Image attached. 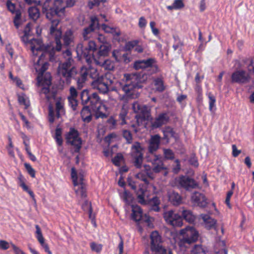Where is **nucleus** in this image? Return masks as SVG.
I'll list each match as a JSON object with an SVG mask.
<instances>
[{
    "label": "nucleus",
    "instance_id": "obj_1",
    "mask_svg": "<svg viewBox=\"0 0 254 254\" xmlns=\"http://www.w3.org/2000/svg\"><path fill=\"white\" fill-rule=\"evenodd\" d=\"M63 55L65 60L59 63L58 73L60 76L65 78L66 84H69L71 79H75L78 89H81L83 87L88 76L94 79L99 76L97 70L90 65L88 67L83 66L78 72L73 64L74 61L69 50H65L63 52Z\"/></svg>",
    "mask_w": 254,
    "mask_h": 254
},
{
    "label": "nucleus",
    "instance_id": "obj_2",
    "mask_svg": "<svg viewBox=\"0 0 254 254\" xmlns=\"http://www.w3.org/2000/svg\"><path fill=\"white\" fill-rule=\"evenodd\" d=\"M147 79V75L142 73L138 74L125 73L123 78L117 83V86L124 94L122 99H133L137 97L136 89L142 87Z\"/></svg>",
    "mask_w": 254,
    "mask_h": 254
},
{
    "label": "nucleus",
    "instance_id": "obj_3",
    "mask_svg": "<svg viewBox=\"0 0 254 254\" xmlns=\"http://www.w3.org/2000/svg\"><path fill=\"white\" fill-rule=\"evenodd\" d=\"M80 99L83 105L89 104L88 106L95 111L96 119H104L107 117V107L101 103V99L97 93H90L88 90H83L80 93Z\"/></svg>",
    "mask_w": 254,
    "mask_h": 254
},
{
    "label": "nucleus",
    "instance_id": "obj_4",
    "mask_svg": "<svg viewBox=\"0 0 254 254\" xmlns=\"http://www.w3.org/2000/svg\"><path fill=\"white\" fill-rule=\"evenodd\" d=\"M163 217L168 224L174 227H181L183 224V219L190 223H193L195 220V216L192 212L185 209L182 212V216L174 213L173 210H169L164 212Z\"/></svg>",
    "mask_w": 254,
    "mask_h": 254
},
{
    "label": "nucleus",
    "instance_id": "obj_5",
    "mask_svg": "<svg viewBox=\"0 0 254 254\" xmlns=\"http://www.w3.org/2000/svg\"><path fill=\"white\" fill-rule=\"evenodd\" d=\"M21 39L25 44L30 45L31 51L34 56L37 57L40 53H41L36 63L37 65H40L41 61H43L44 57L48 54L46 51H44V47L42 41L41 39L33 38L31 33H24V35L21 37Z\"/></svg>",
    "mask_w": 254,
    "mask_h": 254
},
{
    "label": "nucleus",
    "instance_id": "obj_6",
    "mask_svg": "<svg viewBox=\"0 0 254 254\" xmlns=\"http://www.w3.org/2000/svg\"><path fill=\"white\" fill-rule=\"evenodd\" d=\"M42 12L47 19H51L55 16H63L65 13L63 0H55L53 4L51 0H45L42 6Z\"/></svg>",
    "mask_w": 254,
    "mask_h": 254
},
{
    "label": "nucleus",
    "instance_id": "obj_7",
    "mask_svg": "<svg viewBox=\"0 0 254 254\" xmlns=\"http://www.w3.org/2000/svg\"><path fill=\"white\" fill-rule=\"evenodd\" d=\"M113 83L112 75L110 73H106L94 79L92 82V86L100 93L106 94L110 90V86Z\"/></svg>",
    "mask_w": 254,
    "mask_h": 254
},
{
    "label": "nucleus",
    "instance_id": "obj_8",
    "mask_svg": "<svg viewBox=\"0 0 254 254\" xmlns=\"http://www.w3.org/2000/svg\"><path fill=\"white\" fill-rule=\"evenodd\" d=\"M132 107L133 111L136 113L135 119L138 125L143 121H149L152 119L150 109L146 105L136 102L132 104Z\"/></svg>",
    "mask_w": 254,
    "mask_h": 254
},
{
    "label": "nucleus",
    "instance_id": "obj_9",
    "mask_svg": "<svg viewBox=\"0 0 254 254\" xmlns=\"http://www.w3.org/2000/svg\"><path fill=\"white\" fill-rule=\"evenodd\" d=\"M144 147L139 142L136 141L132 145L130 149V155L133 160V165L140 169L142 167L143 159Z\"/></svg>",
    "mask_w": 254,
    "mask_h": 254
},
{
    "label": "nucleus",
    "instance_id": "obj_10",
    "mask_svg": "<svg viewBox=\"0 0 254 254\" xmlns=\"http://www.w3.org/2000/svg\"><path fill=\"white\" fill-rule=\"evenodd\" d=\"M150 249L158 254H167L166 249L162 246V238L159 233L154 231L150 234Z\"/></svg>",
    "mask_w": 254,
    "mask_h": 254
},
{
    "label": "nucleus",
    "instance_id": "obj_11",
    "mask_svg": "<svg viewBox=\"0 0 254 254\" xmlns=\"http://www.w3.org/2000/svg\"><path fill=\"white\" fill-rule=\"evenodd\" d=\"M180 234L183 236L182 242L184 244H191L194 243L197 241L199 237L198 232L193 227L191 226H188L184 229H182Z\"/></svg>",
    "mask_w": 254,
    "mask_h": 254
},
{
    "label": "nucleus",
    "instance_id": "obj_12",
    "mask_svg": "<svg viewBox=\"0 0 254 254\" xmlns=\"http://www.w3.org/2000/svg\"><path fill=\"white\" fill-rule=\"evenodd\" d=\"M65 139L67 143L74 147V152H79L81 148L82 141L79 137V133L76 129L71 127L69 131L65 135Z\"/></svg>",
    "mask_w": 254,
    "mask_h": 254
},
{
    "label": "nucleus",
    "instance_id": "obj_13",
    "mask_svg": "<svg viewBox=\"0 0 254 254\" xmlns=\"http://www.w3.org/2000/svg\"><path fill=\"white\" fill-rule=\"evenodd\" d=\"M38 84L39 86H42L40 93L45 95L47 100L49 101L52 99H55L56 96V92L51 91L50 87L51 85V77L49 78H44L38 77Z\"/></svg>",
    "mask_w": 254,
    "mask_h": 254
},
{
    "label": "nucleus",
    "instance_id": "obj_14",
    "mask_svg": "<svg viewBox=\"0 0 254 254\" xmlns=\"http://www.w3.org/2000/svg\"><path fill=\"white\" fill-rule=\"evenodd\" d=\"M97 48L95 42L93 41H89L88 46L82 48L81 49L80 56L85 59L86 62L88 64L92 63V61H94L96 56L94 52L96 51Z\"/></svg>",
    "mask_w": 254,
    "mask_h": 254
},
{
    "label": "nucleus",
    "instance_id": "obj_15",
    "mask_svg": "<svg viewBox=\"0 0 254 254\" xmlns=\"http://www.w3.org/2000/svg\"><path fill=\"white\" fill-rule=\"evenodd\" d=\"M250 79L249 74L243 69L237 70L231 75V81L233 83L245 84L248 83Z\"/></svg>",
    "mask_w": 254,
    "mask_h": 254
},
{
    "label": "nucleus",
    "instance_id": "obj_16",
    "mask_svg": "<svg viewBox=\"0 0 254 254\" xmlns=\"http://www.w3.org/2000/svg\"><path fill=\"white\" fill-rule=\"evenodd\" d=\"M179 186L187 190L190 189H195L198 187V183L192 178L187 176L182 175L177 180Z\"/></svg>",
    "mask_w": 254,
    "mask_h": 254
},
{
    "label": "nucleus",
    "instance_id": "obj_17",
    "mask_svg": "<svg viewBox=\"0 0 254 254\" xmlns=\"http://www.w3.org/2000/svg\"><path fill=\"white\" fill-rule=\"evenodd\" d=\"M135 177L136 178L143 181L146 185L149 184L148 179L153 180L155 178L151 167L146 165H144L143 170L136 174Z\"/></svg>",
    "mask_w": 254,
    "mask_h": 254
},
{
    "label": "nucleus",
    "instance_id": "obj_18",
    "mask_svg": "<svg viewBox=\"0 0 254 254\" xmlns=\"http://www.w3.org/2000/svg\"><path fill=\"white\" fill-rule=\"evenodd\" d=\"M7 9L12 13L15 14L13 19V23L15 26L18 28L21 24V12L19 9H16V5L12 3L11 0H7L6 2Z\"/></svg>",
    "mask_w": 254,
    "mask_h": 254
},
{
    "label": "nucleus",
    "instance_id": "obj_19",
    "mask_svg": "<svg viewBox=\"0 0 254 254\" xmlns=\"http://www.w3.org/2000/svg\"><path fill=\"white\" fill-rule=\"evenodd\" d=\"M147 161L150 162L153 165V168H151L153 173H158L163 170H166V167H165L160 155H154L153 158L152 159L147 158Z\"/></svg>",
    "mask_w": 254,
    "mask_h": 254
},
{
    "label": "nucleus",
    "instance_id": "obj_20",
    "mask_svg": "<svg viewBox=\"0 0 254 254\" xmlns=\"http://www.w3.org/2000/svg\"><path fill=\"white\" fill-rule=\"evenodd\" d=\"M169 116L167 113H160L151 123V126L154 128H159L166 124L169 122Z\"/></svg>",
    "mask_w": 254,
    "mask_h": 254
},
{
    "label": "nucleus",
    "instance_id": "obj_21",
    "mask_svg": "<svg viewBox=\"0 0 254 254\" xmlns=\"http://www.w3.org/2000/svg\"><path fill=\"white\" fill-rule=\"evenodd\" d=\"M161 137L159 134H155L151 136L149 142L148 152L154 155L155 152L159 148L160 144Z\"/></svg>",
    "mask_w": 254,
    "mask_h": 254
},
{
    "label": "nucleus",
    "instance_id": "obj_22",
    "mask_svg": "<svg viewBox=\"0 0 254 254\" xmlns=\"http://www.w3.org/2000/svg\"><path fill=\"white\" fill-rule=\"evenodd\" d=\"M35 228L36 237L41 246L44 249L45 252L48 254H52V252L50 251L48 244L45 242V239L43 236L40 226L38 225H36Z\"/></svg>",
    "mask_w": 254,
    "mask_h": 254
},
{
    "label": "nucleus",
    "instance_id": "obj_23",
    "mask_svg": "<svg viewBox=\"0 0 254 254\" xmlns=\"http://www.w3.org/2000/svg\"><path fill=\"white\" fill-rule=\"evenodd\" d=\"M191 200L193 203L201 207H206L207 204V199L205 195L198 192H195L192 194Z\"/></svg>",
    "mask_w": 254,
    "mask_h": 254
},
{
    "label": "nucleus",
    "instance_id": "obj_24",
    "mask_svg": "<svg viewBox=\"0 0 254 254\" xmlns=\"http://www.w3.org/2000/svg\"><path fill=\"white\" fill-rule=\"evenodd\" d=\"M169 202L174 206H178L182 203V197L177 192L175 191H169L168 193Z\"/></svg>",
    "mask_w": 254,
    "mask_h": 254
},
{
    "label": "nucleus",
    "instance_id": "obj_25",
    "mask_svg": "<svg viewBox=\"0 0 254 254\" xmlns=\"http://www.w3.org/2000/svg\"><path fill=\"white\" fill-rule=\"evenodd\" d=\"M211 35L208 33H199V40L201 42L199 45L196 52H201L205 48V45L211 40Z\"/></svg>",
    "mask_w": 254,
    "mask_h": 254
},
{
    "label": "nucleus",
    "instance_id": "obj_26",
    "mask_svg": "<svg viewBox=\"0 0 254 254\" xmlns=\"http://www.w3.org/2000/svg\"><path fill=\"white\" fill-rule=\"evenodd\" d=\"M94 61L97 65L102 66L106 70H112L115 67L114 63L110 60L103 59L100 61L96 58Z\"/></svg>",
    "mask_w": 254,
    "mask_h": 254
},
{
    "label": "nucleus",
    "instance_id": "obj_27",
    "mask_svg": "<svg viewBox=\"0 0 254 254\" xmlns=\"http://www.w3.org/2000/svg\"><path fill=\"white\" fill-rule=\"evenodd\" d=\"M131 208L132 219L136 222L141 221L143 216V212L140 207L137 205H132Z\"/></svg>",
    "mask_w": 254,
    "mask_h": 254
},
{
    "label": "nucleus",
    "instance_id": "obj_28",
    "mask_svg": "<svg viewBox=\"0 0 254 254\" xmlns=\"http://www.w3.org/2000/svg\"><path fill=\"white\" fill-rule=\"evenodd\" d=\"M17 180L19 186L22 188L23 190L27 192L33 199H34L35 195L34 192L25 184V179L21 173L18 175Z\"/></svg>",
    "mask_w": 254,
    "mask_h": 254
},
{
    "label": "nucleus",
    "instance_id": "obj_29",
    "mask_svg": "<svg viewBox=\"0 0 254 254\" xmlns=\"http://www.w3.org/2000/svg\"><path fill=\"white\" fill-rule=\"evenodd\" d=\"M201 217L204 222L205 228L207 229L210 230L215 227L216 220L209 215L201 214Z\"/></svg>",
    "mask_w": 254,
    "mask_h": 254
},
{
    "label": "nucleus",
    "instance_id": "obj_30",
    "mask_svg": "<svg viewBox=\"0 0 254 254\" xmlns=\"http://www.w3.org/2000/svg\"><path fill=\"white\" fill-rule=\"evenodd\" d=\"M80 115L82 120L84 122L89 123L91 121L92 115L88 106H85L82 108Z\"/></svg>",
    "mask_w": 254,
    "mask_h": 254
},
{
    "label": "nucleus",
    "instance_id": "obj_31",
    "mask_svg": "<svg viewBox=\"0 0 254 254\" xmlns=\"http://www.w3.org/2000/svg\"><path fill=\"white\" fill-rule=\"evenodd\" d=\"M110 47L107 45H102L100 46L99 51L95 55L96 58L100 61L104 59V57L107 56L110 51Z\"/></svg>",
    "mask_w": 254,
    "mask_h": 254
},
{
    "label": "nucleus",
    "instance_id": "obj_32",
    "mask_svg": "<svg viewBox=\"0 0 254 254\" xmlns=\"http://www.w3.org/2000/svg\"><path fill=\"white\" fill-rule=\"evenodd\" d=\"M163 133V139L166 140L167 143L170 141V137L175 138L176 132L174 129L170 127H166L162 130Z\"/></svg>",
    "mask_w": 254,
    "mask_h": 254
},
{
    "label": "nucleus",
    "instance_id": "obj_33",
    "mask_svg": "<svg viewBox=\"0 0 254 254\" xmlns=\"http://www.w3.org/2000/svg\"><path fill=\"white\" fill-rule=\"evenodd\" d=\"M144 63V67L146 68L151 67L153 73L158 71L159 68L158 65L156 64V61L153 58H148L146 60H143Z\"/></svg>",
    "mask_w": 254,
    "mask_h": 254
},
{
    "label": "nucleus",
    "instance_id": "obj_34",
    "mask_svg": "<svg viewBox=\"0 0 254 254\" xmlns=\"http://www.w3.org/2000/svg\"><path fill=\"white\" fill-rule=\"evenodd\" d=\"M99 29V24L98 18L94 16L91 18V22L88 27L84 29L83 32H94L95 30Z\"/></svg>",
    "mask_w": 254,
    "mask_h": 254
},
{
    "label": "nucleus",
    "instance_id": "obj_35",
    "mask_svg": "<svg viewBox=\"0 0 254 254\" xmlns=\"http://www.w3.org/2000/svg\"><path fill=\"white\" fill-rule=\"evenodd\" d=\"M153 83L157 91L162 92L165 89L164 82L162 76L158 77L153 79Z\"/></svg>",
    "mask_w": 254,
    "mask_h": 254
},
{
    "label": "nucleus",
    "instance_id": "obj_36",
    "mask_svg": "<svg viewBox=\"0 0 254 254\" xmlns=\"http://www.w3.org/2000/svg\"><path fill=\"white\" fill-rule=\"evenodd\" d=\"M71 177L72 180L73 184L74 186H77L79 184H83V175H79V182H78L77 174L75 168L74 167H72L71 169Z\"/></svg>",
    "mask_w": 254,
    "mask_h": 254
},
{
    "label": "nucleus",
    "instance_id": "obj_37",
    "mask_svg": "<svg viewBox=\"0 0 254 254\" xmlns=\"http://www.w3.org/2000/svg\"><path fill=\"white\" fill-rule=\"evenodd\" d=\"M160 200L157 196H154L149 201L150 210L159 212L160 210L159 205Z\"/></svg>",
    "mask_w": 254,
    "mask_h": 254
},
{
    "label": "nucleus",
    "instance_id": "obj_38",
    "mask_svg": "<svg viewBox=\"0 0 254 254\" xmlns=\"http://www.w3.org/2000/svg\"><path fill=\"white\" fill-rule=\"evenodd\" d=\"M146 189L142 188H139L136 191V195L138 202L141 204H145L146 201L145 200V193Z\"/></svg>",
    "mask_w": 254,
    "mask_h": 254
},
{
    "label": "nucleus",
    "instance_id": "obj_39",
    "mask_svg": "<svg viewBox=\"0 0 254 254\" xmlns=\"http://www.w3.org/2000/svg\"><path fill=\"white\" fill-rule=\"evenodd\" d=\"M28 14L29 17L34 21L37 20L40 15L39 9L36 6L30 7L28 9Z\"/></svg>",
    "mask_w": 254,
    "mask_h": 254
},
{
    "label": "nucleus",
    "instance_id": "obj_40",
    "mask_svg": "<svg viewBox=\"0 0 254 254\" xmlns=\"http://www.w3.org/2000/svg\"><path fill=\"white\" fill-rule=\"evenodd\" d=\"M56 117L57 119H59L61 117L62 114L65 113L64 109V105L60 100H58L56 103Z\"/></svg>",
    "mask_w": 254,
    "mask_h": 254
},
{
    "label": "nucleus",
    "instance_id": "obj_41",
    "mask_svg": "<svg viewBox=\"0 0 254 254\" xmlns=\"http://www.w3.org/2000/svg\"><path fill=\"white\" fill-rule=\"evenodd\" d=\"M81 207L83 211H88L89 218L93 221L94 219V216H92L93 210L91 202H88L87 200H85L82 204Z\"/></svg>",
    "mask_w": 254,
    "mask_h": 254
},
{
    "label": "nucleus",
    "instance_id": "obj_42",
    "mask_svg": "<svg viewBox=\"0 0 254 254\" xmlns=\"http://www.w3.org/2000/svg\"><path fill=\"white\" fill-rule=\"evenodd\" d=\"M62 129L61 127H57L55 130L54 139H55L57 145L59 146H62L63 143V139L62 137Z\"/></svg>",
    "mask_w": 254,
    "mask_h": 254
},
{
    "label": "nucleus",
    "instance_id": "obj_43",
    "mask_svg": "<svg viewBox=\"0 0 254 254\" xmlns=\"http://www.w3.org/2000/svg\"><path fill=\"white\" fill-rule=\"evenodd\" d=\"M59 16H55L52 19H49L51 22L50 32H62L60 29H57V26L60 22V20L57 18Z\"/></svg>",
    "mask_w": 254,
    "mask_h": 254
},
{
    "label": "nucleus",
    "instance_id": "obj_44",
    "mask_svg": "<svg viewBox=\"0 0 254 254\" xmlns=\"http://www.w3.org/2000/svg\"><path fill=\"white\" fill-rule=\"evenodd\" d=\"M206 250L201 245H195L192 250L191 254H206Z\"/></svg>",
    "mask_w": 254,
    "mask_h": 254
},
{
    "label": "nucleus",
    "instance_id": "obj_45",
    "mask_svg": "<svg viewBox=\"0 0 254 254\" xmlns=\"http://www.w3.org/2000/svg\"><path fill=\"white\" fill-rule=\"evenodd\" d=\"M164 157L166 160H173L175 158V153L171 149L164 148Z\"/></svg>",
    "mask_w": 254,
    "mask_h": 254
},
{
    "label": "nucleus",
    "instance_id": "obj_46",
    "mask_svg": "<svg viewBox=\"0 0 254 254\" xmlns=\"http://www.w3.org/2000/svg\"><path fill=\"white\" fill-rule=\"evenodd\" d=\"M207 96L209 99V109L210 111H212L215 106L216 98L211 92L207 93Z\"/></svg>",
    "mask_w": 254,
    "mask_h": 254
},
{
    "label": "nucleus",
    "instance_id": "obj_47",
    "mask_svg": "<svg viewBox=\"0 0 254 254\" xmlns=\"http://www.w3.org/2000/svg\"><path fill=\"white\" fill-rule=\"evenodd\" d=\"M73 33H65L63 37L64 44L66 46L70 45L73 39Z\"/></svg>",
    "mask_w": 254,
    "mask_h": 254
},
{
    "label": "nucleus",
    "instance_id": "obj_48",
    "mask_svg": "<svg viewBox=\"0 0 254 254\" xmlns=\"http://www.w3.org/2000/svg\"><path fill=\"white\" fill-rule=\"evenodd\" d=\"M123 137L125 138L127 144H130L132 142V136L131 132L127 130H124L123 131Z\"/></svg>",
    "mask_w": 254,
    "mask_h": 254
},
{
    "label": "nucleus",
    "instance_id": "obj_49",
    "mask_svg": "<svg viewBox=\"0 0 254 254\" xmlns=\"http://www.w3.org/2000/svg\"><path fill=\"white\" fill-rule=\"evenodd\" d=\"M90 246L91 250L97 253H100L102 250V245L101 244H98L95 242L91 243Z\"/></svg>",
    "mask_w": 254,
    "mask_h": 254
},
{
    "label": "nucleus",
    "instance_id": "obj_50",
    "mask_svg": "<svg viewBox=\"0 0 254 254\" xmlns=\"http://www.w3.org/2000/svg\"><path fill=\"white\" fill-rule=\"evenodd\" d=\"M24 167L28 173V174L33 178L35 177L36 172L35 170L32 167L30 164L27 163H24Z\"/></svg>",
    "mask_w": 254,
    "mask_h": 254
},
{
    "label": "nucleus",
    "instance_id": "obj_51",
    "mask_svg": "<svg viewBox=\"0 0 254 254\" xmlns=\"http://www.w3.org/2000/svg\"><path fill=\"white\" fill-rule=\"evenodd\" d=\"M124 159L121 153H118L112 160L113 163L116 166H120L121 161Z\"/></svg>",
    "mask_w": 254,
    "mask_h": 254
},
{
    "label": "nucleus",
    "instance_id": "obj_52",
    "mask_svg": "<svg viewBox=\"0 0 254 254\" xmlns=\"http://www.w3.org/2000/svg\"><path fill=\"white\" fill-rule=\"evenodd\" d=\"M48 111V121L51 124H53L55 121V112L52 106H49Z\"/></svg>",
    "mask_w": 254,
    "mask_h": 254
},
{
    "label": "nucleus",
    "instance_id": "obj_53",
    "mask_svg": "<svg viewBox=\"0 0 254 254\" xmlns=\"http://www.w3.org/2000/svg\"><path fill=\"white\" fill-rule=\"evenodd\" d=\"M190 164L194 167H198L199 163L197 157L194 154H192L189 159Z\"/></svg>",
    "mask_w": 254,
    "mask_h": 254
},
{
    "label": "nucleus",
    "instance_id": "obj_54",
    "mask_svg": "<svg viewBox=\"0 0 254 254\" xmlns=\"http://www.w3.org/2000/svg\"><path fill=\"white\" fill-rule=\"evenodd\" d=\"M67 99L69 106L73 111H75L76 110V107L78 105V102L76 100V98L68 97Z\"/></svg>",
    "mask_w": 254,
    "mask_h": 254
},
{
    "label": "nucleus",
    "instance_id": "obj_55",
    "mask_svg": "<svg viewBox=\"0 0 254 254\" xmlns=\"http://www.w3.org/2000/svg\"><path fill=\"white\" fill-rule=\"evenodd\" d=\"M127 111L126 109L123 108L119 114V118L122 121L121 124L122 125L126 124V117L127 116Z\"/></svg>",
    "mask_w": 254,
    "mask_h": 254
},
{
    "label": "nucleus",
    "instance_id": "obj_56",
    "mask_svg": "<svg viewBox=\"0 0 254 254\" xmlns=\"http://www.w3.org/2000/svg\"><path fill=\"white\" fill-rule=\"evenodd\" d=\"M173 3L175 9H181L185 6L183 0H174Z\"/></svg>",
    "mask_w": 254,
    "mask_h": 254
},
{
    "label": "nucleus",
    "instance_id": "obj_57",
    "mask_svg": "<svg viewBox=\"0 0 254 254\" xmlns=\"http://www.w3.org/2000/svg\"><path fill=\"white\" fill-rule=\"evenodd\" d=\"M133 67L136 70L144 69L143 60H138L135 61L134 63Z\"/></svg>",
    "mask_w": 254,
    "mask_h": 254
},
{
    "label": "nucleus",
    "instance_id": "obj_58",
    "mask_svg": "<svg viewBox=\"0 0 254 254\" xmlns=\"http://www.w3.org/2000/svg\"><path fill=\"white\" fill-rule=\"evenodd\" d=\"M233 194V190H229L227 193V195L225 199V203L227 206L229 208H231V205L230 203V199Z\"/></svg>",
    "mask_w": 254,
    "mask_h": 254
},
{
    "label": "nucleus",
    "instance_id": "obj_59",
    "mask_svg": "<svg viewBox=\"0 0 254 254\" xmlns=\"http://www.w3.org/2000/svg\"><path fill=\"white\" fill-rule=\"evenodd\" d=\"M107 124L109 125L111 129H114L116 126V120L113 117H110L107 121Z\"/></svg>",
    "mask_w": 254,
    "mask_h": 254
},
{
    "label": "nucleus",
    "instance_id": "obj_60",
    "mask_svg": "<svg viewBox=\"0 0 254 254\" xmlns=\"http://www.w3.org/2000/svg\"><path fill=\"white\" fill-rule=\"evenodd\" d=\"M138 40H133L127 43L126 47L128 50H130L131 49H133V48H134L138 45Z\"/></svg>",
    "mask_w": 254,
    "mask_h": 254
},
{
    "label": "nucleus",
    "instance_id": "obj_61",
    "mask_svg": "<svg viewBox=\"0 0 254 254\" xmlns=\"http://www.w3.org/2000/svg\"><path fill=\"white\" fill-rule=\"evenodd\" d=\"M247 68L248 71L250 73L254 74V58L250 60L249 63L247 65Z\"/></svg>",
    "mask_w": 254,
    "mask_h": 254
},
{
    "label": "nucleus",
    "instance_id": "obj_62",
    "mask_svg": "<svg viewBox=\"0 0 254 254\" xmlns=\"http://www.w3.org/2000/svg\"><path fill=\"white\" fill-rule=\"evenodd\" d=\"M18 100L19 104L24 105L25 106L26 109L28 108L30 105L29 101H27L26 99L23 96H18Z\"/></svg>",
    "mask_w": 254,
    "mask_h": 254
},
{
    "label": "nucleus",
    "instance_id": "obj_63",
    "mask_svg": "<svg viewBox=\"0 0 254 254\" xmlns=\"http://www.w3.org/2000/svg\"><path fill=\"white\" fill-rule=\"evenodd\" d=\"M42 66L39 69V72L40 74H43L45 71L48 68L49 64L47 62H45L43 63H42Z\"/></svg>",
    "mask_w": 254,
    "mask_h": 254
},
{
    "label": "nucleus",
    "instance_id": "obj_64",
    "mask_svg": "<svg viewBox=\"0 0 254 254\" xmlns=\"http://www.w3.org/2000/svg\"><path fill=\"white\" fill-rule=\"evenodd\" d=\"M147 24V20L144 17L141 16L139 19L138 26L141 28H144Z\"/></svg>",
    "mask_w": 254,
    "mask_h": 254
}]
</instances>
